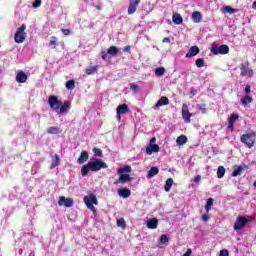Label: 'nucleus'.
<instances>
[{
	"instance_id": "obj_1",
	"label": "nucleus",
	"mask_w": 256,
	"mask_h": 256,
	"mask_svg": "<svg viewBox=\"0 0 256 256\" xmlns=\"http://www.w3.org/2000/svg\"><path fill=\"white\" fill-rule=\"evenodd\" d=\"M48 105H50L51 109L55 111V113H60V115L69 113V110L71 109V102L69 100H66L63 103L55 95H51L48 98Z\"/></svg>"
},
{
	"instance_id": "obj_2",
	"label": "nucleus",
	"mask_w": 256,
	"mask_h": 256,
	"mask_svg": "<svg viewBox=\"0 0 256 256\" xmlns=\"http://www.w3.org/2000/svg\"><path fill=\"white\" fill-rule=\"evenodd\" d=\"M253 221V217L247 218L245 216H237L236 221L234 223L233 229L234 231H241L244 227H247L248 223Z\"/></svg>"
},
{
	"instance_id": "obj_3",
	"label": "nucleus",
	"mask_w": 256,
	"mask_h": 256,
	"mask_svg": "<svg viewBox=\"0 0 256 256\" xmlns=\"http://www.w3.org/2000/svg\"><path fill=\"white\" fill-rule=\"evenodd\" d=\"M87 167H89L90 171L97 172V171H101V169H107L109 165H107V163H105L101 159H95L94 161L88 162Z\"/></svg>"
},
{
	"instance_id": "obj_4",
	"label": "nucleus",
	"mask_w": 256,
	"mask_h": 256,
	"mask_svg": "<svg viewBox=\"0 0 256 256\" xmlns=\"http://www.w3.org/2000/svg\"><path fill=\"white\" fill-rule=\"evenodd\" d=\"M84 203L86 205V207H88L90 209V211H92V213H97V209H95L94 205H99V201H97V196L94 194H90L88 196L84 197Z\"/></svg>"
},
{
	"instance_id": "obj_5",
	"label": "nucleus",
	"mask_w": 256,
	"mask_h": 256,
	"mask_svg": "<svg viewBox=\"0 0 256 256\" xmlns=\"http://www.w3.org/2000/svg\"><path fill=\"white\" fill-rule=\"evenodd\" d=\"M27 29V25L22 24L16 31L15 35H14V41L15 43H23L25 41V39H27V33H25Z\"/></svg>"
},
{
	"instance_id": "obj_6",
	"label": "nucleus",
	"mask_w": 256,
	"mask_h": 256,
	"mask_svg": "<svg viewBox=\"0 0 256 256\" xmlns=\"http://www.w3.org/2000/svg\"><path fill=\"white\" fill-rule=\"evenodd\" d=\"M255 136H256L255 132H252L250 134H243L240 137V141L241 143H244V145H246L248 149H251L252 147L255 146Z\"/></svg>"
},
{
	"instance_id": "obj_7",
	"label": "nucleus",
	"mask_w": 256,
	"mask_h": 256,
	"mask_svg": "<svg viewBox=\"0 0 256 256\" xmlns=\"http://www.w3.org/2000/svg\"><path fill=\"white\" fill-rule=\"evenodd\" d=\"M211 52L214 55H227V53H229V46L223 44L219 47V45H217L216 43H213L212 48H211Z\"/></svg>"
},
{
	"instance_id": "obj_8",
	"label": "nucleus",
	"mask_w": 256,
	"mask_h": 256,
	"mask_svg": "<svg viewBox=\"0 0 256 256\" xmlns=\"http://www.w3.org/2000/svg\"><path fill=\"white\" fill-rule=\"evenodd\" d=\"M193 117V114L189 112V106L187 104L182 105V119L185 123H191V118Z\"/></svg>"
},
{
	"instance_id": "obj_9",
	"label": "nucleus",
	"mask_w": 256,
	"mask_h": 256,
	"mask_svg": "<svg viewBox=\"0 0 256 256\" xmlns=\"http://www.w3.org/2000/svg\"><path fill=\"white\" fill-rule=\"evenodd\" d=\"M246 169H249V166L247 164L233 166V172L231 174V177H239V175H241L243 171H246Z\"/></svg>"
},
{
	"instance_id": "obj_10",
	"label": "nucleus",
	"mask_w": 256,
	"mask_h": 256,
	"mask_svg": "<svg viewBox=\"0 0 256 256\" xmlns=\"http://www.w3.org/2000/svg\"><path fill=\"white\" fill-rule=\"evenodd\" d=\"M131 181H133V177L129 174H120L119 178L114 181V185H123L125 183H131Z\"/></svg>"
},
{
	"instance_id": "obj_11",
	"label": "nucleus",
	"mask_w": 256,
	"mask_h": 256,
	"mask_svg": "<svg viewBox=\"0 0 256 256\" xmlns=\"http://www.w3.org/2000/svg\"><path fill=\"white\" fill-rule=\"evenodd\" d=\"M139 3H141V0H129L128 15H133L137 12V7H139Z\"/></svg>"
},
{
	"instance_id": "obj_12",
	"label": "nucleus",
	"mask_w": 256,
	"mask_h": 256,
	"mask_svg": "<svg viewBox=\"0 0 256 256\" xmlns=\"http://www.w3.org/2000/svg\"><path fill=\"white\" fill-rule=\"evenodd\" d=\"M237 119H239L238 114H231L230 117L228 118V129L229 131H235V123L237 122Z\"/></svg>"
},
{
	"instance_id": "obj_13",
	"label": "nucleus",
	"mask_w": 256,
	"mask_h": 256,
	"mask_svg": "<svg viewBox=\"0 0 256 256\" xmlns=\"http://www.w3.org/2000/svg\"><path fill=\"white\" fill-rule=\"evenodd\" d=\"M117 117L121 120V115H125V113H129V106L127 104L119 105L116 109Z\"/></svg>"
},
{
	"instance_id": "obj_14",
	"label": "nucleus",
	"mask_w": 256,
	"mask_h": 256,
	"mask_svg": "<svg viewBox=\"0 0 256 256\" xmlns=\"http://www.w3.org/2000/svg\"><path fill=\"white\" fill-rule=\"evenodd\" d=\"M58 205H60V207L63 205L64 207H73V199L65 198L64 196H61L58 201Z\"/></svg>"
},
{
	"instance_id": "obj_15",
	"label": "nucleus",
	"mask_w": 256,
	"mask_h": 256,
	"mask_svg": "<svg viewBox=\"0 0 256 256\" xmlns=\"http://www.w3.org/2000/svg\"><path fill=\"white\" fill-rule=\"evenodd\" d=\"M200 51L199 46H191L188 53H186V58L189 59L191 57H195L196 55H199Z\"/></svg>"
},
{
	"instance_id": "obj_16",
	"label": "nucleus",
	"mask_w": 256,
	"mask_h": 256,
	"mask_svg": "<svg viewBox=\"0 0 256 256\" xmlns=\"http://www.w3.org/2000/svg\"><path fill=\"white\" fill-rule=\"evenodd\" d=\"M240 70H241L242 77H247V75L249 77H253V70L247 68V66H245V64L240 65Z\"/></svg>"
},
{
	"instance_id": "obj_17",
	"label": "nucleus",
	"mask_w": 256,
	"mask_h": 256,
	"mask_svg": "<svg viewBox=\"0 0 256 256\" xmlns=\"http://www.w3.org/2000/svg\"><path fill=\"white\" fill-rule=\"evenodd\" d=\"M28 76L23 72V70H20L16 75V81L17 83H27Z\"/></svg>"
},
{
	"instance_id": "obj_18",
	"label": "nucleus",
	"mask_w": 256,
	"mask_h": 256,
	"mask_svg": "<svg viewBox=\"0 0 256 256\" xmlns=\"http://www.w3.org/2000/svg\"><path fill=\"white\" fill-rule=\"evenodd\" d=\"M119 197H123V199H129L131 197V190L129 188H122L118 190Z\"/></svg>"
},
{
	"instance_id": "obj_19",
	"label": "nucleus",
	"mask_w": 256,
	"mask_h": 256,
	"mask_svg": "<svg viewBox=\"0 0 256 256\" xmlns=\"http://www.w3.org/2000/svg\"><path fill=\"white\" fill-rule=\"evenodd\" d=\"M146 153L147 155H151L152 153H159V145L149 144V146L146 147Z\"/></svg>"
},
{
	"instance_id": "obj_20",
	"label": "nucleus",
	"mask_w": 256,
	"mask_h": 256,
	"mask_svg": "<svg viewBox=\"0 0 256 256\" xmlns=\"http://www.w3.org/2000/svg\"><path fill=\"white\" fill-rule=\"evenodd\" d=\"M172 21L175 25H183V16L179 13L173 14Z\"/></svg>"
},
{
	"instance_id": "obj_21",
	"label": "nucleus",
	"mask_w": 256,
	"mask_h": 256,
	"mask_svg": "<svg viewBox=\"0 0 256 256\" xmlns=\"http://www.w3.org/2000/svg\"><path fill=\"white\" fill-rule=\"evenodd\" d=\"M155 175H159V168L157 166L151 167L147 173V178L152 179Z\"/></svg>"
},
{
	"instance_id": "obj_22",
	"label": "nucleus",
	"mask_w": 256,
	"mask_h": 256,
	"mask_svg": "<svg viewBox=\"0 0 256 256\" xmlns=\"http://www.w3.org/2000/svg\"><path fill=\"white\" fill-rule=\"evenodd\" d=\"M157 225H159V220H157V218H151L147 222L148 229H157Z\"/></svg>"
},
{
	"instance_id": "obj_23",
	"label": "nucleus",
	"mask_w": 256,
	"mask_h": 256,
	"mask_svg": "<svg viewBox=\"0 0 256 256\" xmlns=\"http://www.w3.org/2000/svg\"><path fill=\"white\" fill-rule=\"evenodd\" d=\"M201 19H203V16L201 15V12L199 11H194L192 13V21L194 23H201Z\"/></svg>"
},
{
	"instance_id": "obj_24",
	"label": "nucleus",
	"mask_w": 256,
	"mask_h": 256,
	"mask_svg": "<svg viewBox=\"0 0 256 256\" xmlns=\"http://www.w3.org/2000/svg\"><path fill=\"white\" fill-rule=\"evenodd\" d=\"M168 104H169V98H167V96H162L156 103L155 107H163L164 105H168Z\"/></svg>"
},
{
	"instance_id": "obj_25",
	"label": "nucleus",
	"mask_w": 256,
	"mask_h": 256,
	"mask_svg": "<svg viewBox=\"0 0 256 256\" xmlns=\"http://www.w3.org/2000/svg\"><path fill=\"white\" fill-rule=\"evenodd\" d=\"M88 160H89V153L87 151H82L78 158V163H85Z\"/></svg>"
},
{
	"instance_id": "obj_26",
	"label": "nucleus",
	"mask_w": 256,
	"mask_h": 256,
	"mask_svg": "<svg viewBox=\"0 0 256 256\" xmlns=\"http://www.w3.org/2000/svg\"><path fill=\"white\" fill-rule=\"evenodd\" d=\"M239 10L232 8L231 6H223L222 7V13H229L230 15H233V13H238Z\"/></svg>"
},
{
	"instance_id": "obj_27",
	"label": "nucleus",
	"mask_w": 256,
	"mask_h": 256,
	"mask_svg": "<svg viewBox=\"0 0 256 256\" xmlns=\"http://www.w3.org/2000/svg\"><path fill=\"white\" fill-rule=\"evenodd\" d=\"M108 55L115 57L119 54V48L117 46H110L107 50Z\"/></svg>"
},
{
	"instance_id": "obj_28",
	"label": "nucleus",
	"mask_w": 256,
	"mask_h": 256,
	"mask_svg": "<svg viewBox=\"0 0 256 256\" xmlns=\"http://www.w3.org/2000/svg\"><path fill=\"white\" fill-rule=\"evenodd\" d=\"M46 133L49 135H58V133H61V130L57 126H52L46 130Z\"/></svg>"
},
{
	"instance_id": "obj_29",
	"label": "nucleus",
	"mask_w": 256,
	"mask_h": 256,
	"mask_svg": "<svg viewBox=\"0 0 256 256\" xmlns=\"http://www.w3.org/2000/svg\"><path fill=\"white\" fill-rule=\"evenodd\" d=\"M171 187H173V178H168L164 185V190L166 193H169L171 191Z\"/></svg>"
},
{
	"instance_id": "obj_30",
	"label": "nucleus",
	"mask_w": 256,
	"mask_h": 256,
	"mask_svg": "<svg viewBox=\"0 0 256 256\" xmlns=\"http://www.w3.org/2000/svg\"><path fill=\"white\" fill-rule=\"evenodd\" d=\"M125 173H131V167L129 165H125L118 169V175H125Z\"/></svg>"
},
{
	"instance_id": "obj_31",
	"label": "nucleus",
	"mask_w": 256,
	"mask_h": 256,
	"mask_svg": "<svg viewBox=\"0 0 256 256\" xmlns=\"http://www.w3.org/2000/svg\"><path fill=\"white\" fill-rule=\"evenodd\" d=\"M176 143L179 146L185 145V143H187V136H185V135L178 136L176 139Z\"/></svg>"
},
{
	"instance_id": "obj_32",
	"label": "nucleus",
	"mask_w": 256,
	"mask_h": 256,
	"mask_svg": "<svg viewBox=\"0 0 256 256\" xmlns=\"http://www.w3.org/2000/svg\"><path fill=\"white\" fill-rule=\"evenodd\" d=\"M225 166H219L217 169V177L218 179H223V177H225Z\"/></svg>"
},
{
	"instance_id": "obj_33",
	"label": "nucleus",
	"mask_w": 256,
	"mask_h": 256,
	"mask_svg": "<svg viewBox=\"0 0 256 256\" xmlns=\"http://www.w3.org/2000/svg\"><path fill=\"white\" fill-rule=\"evenodd\" d=\"M248 103H253V97L251 95L247 94L244 98L241 99L242 105H247Z\"/></svg>"
},
{
	"instance_id": "obj_34",
	"label": "nucleus",
	"mask_w": 256,
	"mask_h": 256,
	"mask_svg": "<svg viewBox=\"0 0 256 256\" xmlns=\"http://www.w3.org/2000/svg\"><path fill=\"white\" fill-rule=\"evenodd\" d=\"M99 66H92L86 69V75H95Z\"/></svg>"
},
{
	"instance_id": "obj_35",
	"label": "nucleus",
	"mask_w": 256,
	"mask_h": 256,
	"mask_svg": "<svg viewBox=\"0 0 256 256\" xmlns=\"http://www.w3.org/2000/svg\"><path fill=\"white\" fill-rule=\"evenodd\" d=\"M59 162H60L59 155L55 154L54 161L52 162L50 169H55V167H57L59 165Z\"/></svg>"
},
{
	"instance_id": "obj_36",
	"label": "nucleus",
	"mask_w": 256,
	"mask_h": 256,
	"mask_svg": "<svg viewBox=\"0 0 256 256\" xmlns=\"http://www.w3.org/2000/svg\"><path fill=\"white\" fill-rule=\"evenodd\" d=\"M211 207H213V198H208L205 205V210L207 211V213L211 211Z\"/></svg>"
},
{
	"instance_id": "obj_37",
	"label": "nucleus",
	"mask_w": 256,
	"mask_h": 256,
	"mask_svg": "<svg viewBox=\"0 0 256 256\" xmlns=\"http://www.w3.org/2000/svg\"><path fill=\"white\" fill-rule=\"evenodd\" d=\"M81 175L82 177L89 175V166H87V164L82 166Z\"/></svg>"
},
{
	"instance_id": "obj_38",
	"label": "nucleus",
	"mask_w": 256,
	"mask_h": 256,
	"mask_svg": "<svg viewBox=\"0 0 256 256\" xmlns=\"http://www.w3.org/2000/svg\"><path fill=\"white\" fill-rule=\"evenodd\" d=\"M155 75H157L158 77L165 75V68L164 67L156 68Z\"/></svg>"
},
{
	"instance_id": "obj_39",
	"label": "nucleus",
	"mask_w": 256,
	"mask_h": 256,
	"mask_svg": "<svg viewBox=\"0 0 256 256\" xmlns=\"http://www.w3.org/2000/svg\"><path fill=\"white\" fill-rule=\"evenodd\" d=\"M66 89L73 90L75 87V80H68L65 84Z\"/></svg>"
},
{
	"instance_id": "obj_40",
	"label": "nucleus",
	"mask_w": 256,
	"mask_h": 256,
	"mask_svg": "<svg viewBox=\"0 0 256 256\" xmlns=\"http://www.w3.org/2000/svg\"><path fill=\"white\" fill-rule=\"evenodd\" d=\"M49 45L52 47V49H55L57 47V37L52 36Z\"/></svg>"
},
{
	"instance_id": "obj_41",
	"label": "nucleus",
	"mask_w": 256,
	"mask_h": 256,
	"mask_svg": "<svg viewBox=\"0 0 256 256\" xmlns=\"http://www.w3.org/2000/svg\"><path fill=\"white\" fill-rule=\"evenodd\" d=\"M196 67L201 69V67H205V60L203 58L196 59Z\"/></svg>"
},
{
	"instance_id": "obj_42",
	"label": "nucleus",
	"mask_w": 256,
	"mask_h": 256,
	"mask_svg": "<svg viewBox=\"0 0 256 256\" xmlns=\"http://www.w3.org/2000/svg\"><path fill=\"white\" fill-rule=\"evenodd\" d=\"M117 226L122 227V229H125V227H127V222H125V219L120 218L117 220Z\"/></svg>"
},
{
	"instance_id": "obj_43",
	"label": "nucleus",
	"mask_w": 256,
	"mask_h": 256,
	"mask_svg": "<svg viewBox=\"0 0 256 256\" xmlns=\"http://www.w3.org/2000/svg\"><path fill=\"white\" fill-rule=\"evenodd\" d=\"M129 87H130L131 91H134V93H138L139 92V85H137L135 83H130Z\"/></svg>"
},
{
	"instance_id": "obj_44",
	"label": "nucleus",
	"mask_w": 256,
	"mask_h": 256,
	"mask_svg": "<svg viewBox=\"0 0 256 256\" xmlns=\"http://www.w3.org/2000/svg\"><path fill=\"white\" fill-rule=\"evenodd\" d=\"M160 243H162V244L169 243V237H167V234H162L161 235Z\"/></svg>"
},
{
	"instance_id": "obj_45",
	"label": "nucleus",
	"mask_w": 256,
	"mask_h": 256,
	"mask_svg": "<svg viewBox=\"0 0 256 256\" xmlns=\"http://www.w3.org/2000/svg\"><path fill=\"white\" fill-rule=\"evenodd\" d=\"M93 153L97 155V157H103V151L99 148H93Z\"/></svg>"
},
{
	"instance_id": "obj_46",
	"label": "nucleus",
	"mask_w": 256,
	"mask_h": 256,
	"mask_svg": "<svg viewBox=\"0 0 256 256\" xmlns=\"http://www.w3.org/2000/svg\"><path fill=\"white\" fill-rule=\"evenodd\" d=\"M199 110L201 111V113L205 114L207 113V105L206 104H201L199 106Z\"/></svg>"
},
{
	"instance_id": "obj_47",
	"label": "nucleus",
	"mask_w": 256,
	"mask_h": 256,
	"mask_svg": "<svg viewBox=\"0 0 256 256\" xmlns=\"http://www.w3.org/2000/svg\"><path fill=\"white\" fill-rule=\"evenodd\" d=\"M32 7L34 9H37V7H41V0H35L32 4Z\"/></svg>"
},
{
	"instance_id": "obj_48",
	"label": "nucleus",
	"mask_w": 256,
	"mask_h": 256,
	"mask_svg": "<svg viewBox=\"0 0 256 256\" xmlns=\"http://www.w3.org/2000/svg\"><path fill=\"white\" fill-rule=\"evenodd\" d=\"M92 7H95V9H97L98 11L103 10V6L101 4L92 3Z\"/></svg>"
},
{
	"instance_id": "obj_49",
	"label": "nucleus",
	"mask_w": 256,
	"mask_h": 256,
	"mask_svg": "<svg viewBox=\"0 0 256 256\" xmlns=\"http://www.w3.org/2000/svg\"><path fill=\"white\" fill-rule=\"evenodd\" d=\"M220 256H229V250L227 249L220 250Z\"/></svg>"
},
{
	"instance_id": "obj_50",
	"label": "nucleus",
	"mask_w": 256,
	"mask_h": 256,
	"mask_svg": "<svg viewBox=\"0 0 256 256\" xmlns=\"http://www.w3.org/2000/svg\"><path fill=\"white\" fill-rule=\"evenodd\" d=\"M201 219H202V221H204V223H207V221H209V215L202 214Z\"/></svg>"
},
{
	"instance_id": "obj_51",
	"label": "nucleus",
	"mask_w": 256,
	"mask_h": 256,
	"mask_svg": "<svg viewBox=\"0 0 256 256\" xmlns=\"http://www.w3.org/2000/svg\"><path fill=\"white\" fill-rule=\"evenodd\" d=\"M244 91H245L246 95H249V93H251V86L249 84L246 85Z\"/></svg>"
},
{
	"instance_id": "obj_52",
	"label": "nucleus",
	"mask_w": 256,
	"mask_h": 256,
	"mask_svg": "<svg viewBox=\"0 0 256 256\" xmlns=\"http://www.w3.org/2000/svg\"><path fill=\"white\" fill-rule=\"evenodd\" d=\"M62 33H63V35L68 36V35H71V30H69V29H62Z\"/></svg>"
},
{
	"instance_id": "obj_53",
	"label": "nucleus",
	"mask_w": 256,
	"mask_h": 256,
	"mask_svg": "<svg viewBox=\"0 0 256 256\" xmlns=\"http://www.w3.org/2000/svg\"><path fill=\"white\" fill-rule=\"evenodd\" d=\"M201 182V175H196L194 177V183H200Z\"/></svg>"
},
{
	"instance_id": "obj_54",
	"label": "nucleus",
	"mask_w": 256,
	"mask_h": 256,
	"mask_svg": "<svg viewBox=\"0 0 256 256\" xmlns=\"http://www.w3.org/2000/svg\"><path fill=\"white\" fill-rule=\"evenodd\" d=\"M124 53H129L131 51V46L127 45L123 48Z\"/></svg>"
},
{
	"instance_id": "obj_55",
	"label": "nucleus",
	"mask_w": 256,
	"mask_h": 256,
	"mask_svg": "<svg viewBox=\"0 0 256 256\" xmlns=\"http://www.w3.org/2000/svg\"><path fill=\"white\" fill-rule=\"evenodd\" d=\"M197 93H198V91H197V89H195V88H190V94L191 95H197Z\"/></svg>"
},
{
	"instance_id": "obj_56",
	"label": "nucleus",
	"mask_w": 256,
	"mask_h": 256,
	"mask_svg": "<svg viewBox=\"0 0 256 256\" xmlns=\"http://www.w3.org/2000/svg\"><path fill=\"white\" fill-rule=\"evenodd\" d=\"M155 143H157V138L152 137V138L150 139V145H155Z\"/></svg>"
},
{
	"instance_id": "obj_57",
	"label": "nucleus",
	"mask_w": 256,
	"mask_h": 256,
	"mask_svg": "<svg viewBox=\"0 0 256 256\" xmlns=\"http://www.w3.org/2000/svg\"><path fill=\"white\" fill-rule=\"evenodd\" d=\"M163 43H171V39L169 37H165L162 40Z\"/></svg>"
},
{
	"instance_id": "obj_58",
	"label": "nucleus",
	"mask_w": 256,
	"mask_h": 256,
	"mask_svg": "<svg viewBox=\"0 0 256 256\" xmlns=\"http://www.w3.org/2000/svg\"><path fill=\"white\" fill-rule=\"evenodd\" d=\"M107 52H102V59L104 60V61H106V59H107Z\"/></svg>"
},
{
	"instance_id": "obj_59",
	"label": "nucleus",
	"mask_w": 256,
	"mask_h": 256,
	"mask_svg": "<svg viewBox=\"0 0 256 256\" xmlns=\"http://www.w3.org/2000/svg\"><path fill=\"white\" fill-rule=\"evenodd\" d=\"M253 9H256V0L252 4Z\"/></svg>"
},
{
	"instance_id": "obj_60",
	"label": "nucleus",
	"mask_w": 256,
	"mask_h": 256,
	"mask_svg": "<svg viewBox=\"0 0 256 256\" xmlns=\"http://www.w3.org/2000/svg\"><path fill=\"white\" fill-rule=\"evenodd\" d=\"M253 185H254V187L256 188V180L254 181Z\"/></svg>"
}]
</instances>
